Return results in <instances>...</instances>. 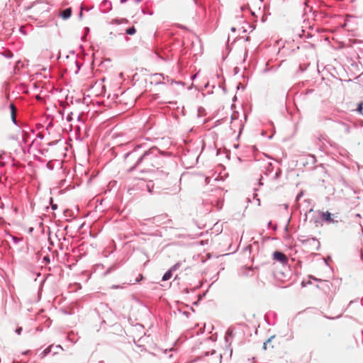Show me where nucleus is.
Wrapping results in <instances>:
<instances>
[{
	"label": "nucleus",
	"mask_w": 363,
	"mask_h": 363,
	"mask_svg": "<svg viewBox=\"0 0 363 363\" xmlns=\"http://www.w3.org/2000/svg\"><path fill=\"white\" fill-rule=\"evenodd\" d=\"M209 352H206V363H221V354L216 352L215 350H212L211 353L209 354Z\"/></svg>",
	"instance_id": "f257e3e1"
},
{
	"label": "nucleus",
	"mask_w": 363,
	"mask_h": 363,
	"mask_svg": "<svg viewBox=\"0 0 363 363\" xmlns=\"http://www.w3.org/2000/svg\"><path fill=\"white\" fill-rule=\"evenodd\" d=\"M321 218L329 223H336L338 222L337 216L332 214L328 211L323 212L321 214Z\"/></svg>",
	"instance_id": "f03ea898"
},
{
	"label": "nucleus",
	"mask_w": 363,
	"mask_h": 363,
	"mask_svg": "<svg viewBox=\"0 0 363 363\" xmlns=\"http://www.w3.org/2000/svg\"><path fill=\"white\" fill-rule=\"evenodd\" d=\"M273 256L274 259L281 263H286L288 261L286 256L281 252H274Z\"/></svg>",
	"instance_id": "7ed1b4c3"
},
{
	"label": "nucleus",
	"mask_w": 363,
	"mask_h": 363,
	"mask_svg": "<svg viewBox=\"0 0 363 363\" xmlns=\"http://www.w3.org/2000/svg\"><path fill=\"white\" fill-rule=\"evenodd\" d=\"M178 266V264H174L170 269H169L162 277V281H167L171 279L172 276V271L176 270Z\"/></svg>",
	"instance_id": "20e7f679"
},
{
	"label": "nucleus",
	"mask_w": 363,
	"mask_h": 363,
	"mask_svg": "<svg viewBox=\"0 0 363 363\" xmlns=\"http://www.w3.org/2000/svg\"><path fill=\"white\" fill-rule=\"evenodd\" d=\"M72 12V9L67 8L61 12L60 16L63 19H67L71 16Z\"/></svg>",
	"instance_id": "39448f33"
},
{
	"label": "nucleus",
	"mask_w": 363,
	"mask_h": 363,
	"mask_svg": "<svg viewBox=\"0 0 363 363\" xmlns=\"http://www.w3.org/2000/svg\"><path fill=\"white\" fill-rule=\"evenodd\" d=\"M11 116L12 121L16 123V108L13 104H10Z\"/></svg>",
	"instance_id": "423d86ee"
},
{
	"label": "nucleus",
	"mask_w": 363,
	"mask_h": 363,
	"mask_svg": "<svg viewBox=\"0 0 363 363\" xmlns=\"http://www.w3.org/2000/svg\"><path fill=\"white\" fill-rule=\"evenodd\" d=\"M274 336L271 337L270 338H269V339L267 340V342H265L264 343L263 348H264V350H267V348H269V347H271V348H273V347H274V346H273V345H271V342H272V340L274 339Z\"/></svg>",
	"instance_id": "0eeeda50"
},
{
	"label": "nucleus",
	"mask_w": 363,
	"mask_h": 363,
	"mask_svg": "<svg viewBox=\"0 0 363 363\" xmlns=\"http://www.w3.org/2000/svg\"><path fill=\"white\" fill-rule=\"evenodd\" d=\"M113 22L116 24L127 23L128 21L126 18L114 19Z\"/></svg>",
	"instance_id": "6e6552de"
},
{
	"label": "nucleus",
	"mask_w": 363,
	"mask_h": 363,
	"mask_svg": "<svg viewBox=\"0 0 363 363\" xmlns=\"http://www.w3.org/2000/svg\"><path fill=\"white\" fill-rule=\"evenodd\" d=\"M125 33L128 35H132L136 33V30L134 26H132L130 28H127Z\"/></svg>",
	"instance_id": "1a4fd4ad"
},
{
	"label": "nucleus",
	"mask_w": 363,
	"mask_h": 363,
	"mask_svg": "<svg viewBox=\"0 0 363 363\" xmlns=\"http://www.w3.org/2000/svg\"><path fill=\"white\" fill-rule=\"evenodd\" d=\"M51 347H52V346H50V347H47V348H46V349L43 352V355H44V356H45V355H47L48 353H50V351H51Z\"/></svg>",
	"instance_id": "9d476101"
},
{
	"label": "nucleus",
	"mask_w": 363,
	"mask_h": 363,
	"mask_svg": "<svg viewBox=\"0 0 363 363\" xmlns=\"http://www.w3.org/2000/svg\"><path fill=\"white\" fill-rule=\"evenodd\" d=\"M22 332V328H18L16 330V333L18 334V335H20Z\"/></svg>",
	"instance_id": "9b49d317"
},
{
	"label": "nucleus",
	"mask_w": 363,
	"mask_h": 363,
	"mask_svg": "<svg viewBox=\"0 0 363 363\" xmlns=\"http://www.w3.org/2000/svg\"><path fill=\"white\" fill-rule=\"evenodd\" d=\"M233 330L230 328L228 330L227 334L230 336L233 335Z\"/></svg>",
	"instance_id": "f8f14e48"
},
{
	"label": "nucleus",
	"mask_w": 363,
	"mask_h": 363,
	"mask_svg": "<svg viewBox=\"0 0 363 363\" xmlns=\"http://www.w3.org/2000/svg\"><path fill=\"white\" fill-rule=\"evenodd\" d=\"M148 155L147 154H145L140 160V162L143 161V160H145L146 158V157Z\"/></svg>",
	"instance_id": "ddd939ff"
},
{
	"label": "nucleus",
	"mask_w": 363,
	"mask_h": 363,
	"mask_svg": "<svg viewBox=\"0 0 363 363\" xmlns=\"http://www.w3.org/2000/svg\"><path fill=\"white\" fill-rule=\"evenodd\" d=\"M209 85H210L209 82H208L207 84H206V85H205L206 89L208 88L209 86Z\"/></svg>",
	"instance_id": "4468645a"
},
{
	"label": "nucleus",
	"mask_w": 363,
	"mask_h": 363,
	"mask_svg": "<svg viewBox=\"0 0 363 363\" xmlns=\"http://www.w3.org/2000/svg\"><path fill=\"white\" fill-rule=\"evenodd\" d=\"M52 208L53 209H55V208H57V206H56V205H52Z\"/></svg>",
	"instance_id": "2eb2a0df"
},
{
	"label": "nucleus",
	"mask_w": 363,
	"mask_h": 363,
	"mask_svg": "<svg viewBox=\"0 0 363 363\" xmlns=\"http://www.w3.org/2000/svg\"><path fill=\"white\" fill-rule=\"evenodd\" d=\"M231 30H232L233 32H235V28L233 27V28H231Z\"/></svg>",
	"instance_id": "dca6fc26"
},
{
	"label": "nucleus",
	"mask_w": 363,
	"mask_h": 363,
	"mask_svg": "<svg viewBox=\"0 0 363 363\" xmlns=\"http://www.w3.org/2000/svg\"><path fill=\"white\" fill-rule=\"evenodd\" d=\"M126 1H127V0H121V3H124V2H125Z\"/></svg>",
	"instance_id": "f3484780"
},
{
	"label": "nucleus",
	"mask_w": 363,
	"mask_h": 363,
	"mask_svg": "<svg viewBox=\"0 0 363 363\" xmlns=\"http://www.w3.org/2000/svg\"><path fill=\"white\" fill-rule=\"evenodd\" d=\"M57 348L62 349V347H61V346H60V345H57Z\"/></svg>",
	"instance_id": "a211bd4d"
},
{
	"label": "nucleus",
	"mask_w": 363,
	"mask_h": 363,
	"mask_svg": "<svg viewBox=\"0 0 363 363\" xmlns=\"http://www.w3.org/2000/svg\"><path fill=\"white\" fill-rule=\"evenodd\" d=\"M212 87H213V88H215V87H216V84H212Z\"/></svg>",
	"instance_id": "6ab92c4d"
},
{
	"label": "nucleus",
	"mask_w": 363,
	"mask_h": 363,
	"mask_svg": "<svg viewBox=\"0 0 363 363\" xmlns=\"http://www.w3.org/2000/svg\"><path fill=\"white\" fill-rule=\"evenodd\" d=\"M216 77L218 79V77H219L218 74H216Z\"/></svg>",
	"instance_id": "aec40b11"
},
{
	"label": "nucleus",
	"mask_w": 363,
	"mask_h": 363,
	"mask_svg": "<svg viewBox=\"0 0 363 363\" xmlns=\"http://www.w3.org/2000/svg\"><path fill=\"white\" fill-rule=\"evenodd\" d=\"M220 84L219 82H218V83H217V86H218V87H219V86H220V84Z\"/></svg>",
	"instance_id": "412c9836"
}]
</instances>
